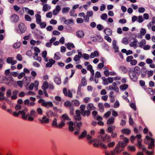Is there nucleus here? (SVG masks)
Segmentation results:
<instances>
[{"instance_id":"obj_1","label":"nucleus","mask_w":155,"mask_h":155,"mask_svg":"<svg viewBox=\"0 0 155 155\" xmlns=\"http://www.w3.org/2000/svg\"><path fill=\"white\" fill-rule=\"evenodd\" d=\"M86 140H88V143L89 144L93 143V146L95 147L98 148L101 146L104 149H106L107 146L102 142L105 140L109 142L110 141L111 138L110 135L106 134L104 136L101 134L98 136L97 139H93L92 136L88 134L87 136Z\"/></svg>"},{"instance_id":"obj_2","label":"nucleus","mask_w":155,"mask_h":155,"mask_svg":"<svg viewBox=\"0 0 155 155\" xmlns=\"http://www.w3.org/2000/svg\"><path fill=\"white\" fill-rule=\"evenodd\" d=\"M4 83L10 85L13 84V80L12 76L9 77L0 76V83Z\"/></svg>"},{"instance_id":"obj_3","label":"nucleus","mask_w":155,"mask_h":155,"mask_svg":"<svg viewBox=\"0 0 155 155\" xmlns=\"http://www.w3.org/2000/svg\"><path fill=\"white\" fill-rule=\"evenodd\" d=\"M61 119L62 120L60 123L59 125L61 126H64L65 125V123L66 120H70V119L69 118L68 115L67 114H64L62 115L60 117Z\"/></svg>"},{"instance_id":"obj_4","label":"nucleus","mask_w":155,"mask_h":155,"mask_svg":"<svg viewBox=\"0 0 155 155\" xmlns=\"http://www.w3.org/2000/svg\"><path fill=\"white\" fill-rule=\"evenodd\" d=\"M18 28L19 32L18 31L19 33L22 34L24 33L26 30V27L24 24L19 23L18 25Z\"/></svg>"},{"instance_id":"obj_5","label":"nucleus","mask_w":155,"mask_h":155,"mask_svg":"<svg viewBox=\"0 0 155 155\" xmlns=\"http://www.w3.org/2000/svg\"><path fill=\"white\" fill-rule=\"evenodd\" d=\"M146 138L147 140H150V143L149 144L148 146V149H152L154 147V139L152 138L149 137L147 135L146 137Z\"/></svg>"},{"instance_id":"obj_6","label":"nucleus","mask_w":155,"mask_h":155,"mask_svg":"<svg viewBox=\"0 0 155 155\" xmlns=\"http://www.w3.org/2000/svg\"><path fill=\"white\" fill-rule=\"evenodd\" d=\"M63 91L64 95L66 97H68L70 98L72 97V94L70 90L69 89L68 90V93L67 88L66 87H64L63 89Z\"/></svg>"},{"instance_id":"obj_7","label":"nucleus","mask_w":155,"mask_h":155,"mask_svg":"<svg viewBox=\"0 0 155 155\" xmlns=\"http://www.w3.org/2000/svg\"><path fill=\"white\" fill-rule=\"evenodd\" d=\"M129 75L131 79L134 81H136L137 80V77L135 72L133 70H130L129 71Z\"/></svg>"},{"instance_id":"obj_8","label":"nucleus","mask_w":155,"mask_h":155,"mask_svg":"<svg viewBox=\"0 0 155 155\" xmlns=\"http://www.w3.org/2000/svg\"><path fill=\"white\" fill-rule=\"evenodd\" d=\"M124 150V149H123L119 144H117L114 150L113 151L116 154L120 153L122 151Z\"/></svg>"},{"instance_id":"obj_9","label":"nucleus","mask_w":155,"mask_h":155,"mask_svg":"<svg viewBox=\"0 0 155 155\" xmlns=\"http://www.w3.org/2000/svg\"><path fill=\"white\" fill-rule=\"evenodd\" d=\"M76 115L75 116V119L76 120L80 121L81 120L82 117L81 116V112L79 110H76L75 111Z\"/></svg>"},{"instance_id":"obj_10","label":"nucleus","mask_w":155,"mask_h":155,"mask_svg":"<svg viewBox=\"0 0 155 155\" xmlns=\"http://www.w3.org/2000/svg\"><path fill=\"white\" fill-rule=\"evenodd\" d=\"M10 18L12 21L16 23L18 21L19 18L17 15L13 14L11 15Z\"/></svg>"},{"instance_id":"obj_11","label":"nucleus","mask_w":155,"mask_h":155,"mask_svg":"<svg viewBox=\"0 0 155 155\" xmlns=\"http://www.w3.org/2000/svg\"><path fill=\"white\" fill-rule=\"evenodd\" d=\"M76 35L78 37L80 38H83L84 37L85 33L84 31L81 30L77 31Z\"/></svg>"},{"instance_id":"obj_12","label":"nucleus","mask_w":155,"mask_h":155,"mask_svg":"<svg viewBox=\"0 0 155 155\" xmlns=\"http://www.w3.org/2000/svg\"><path fill=\"white\" fill-rule=\"evenodd\" d=\"M7 62L9 64H11L12 65H14L17 62L16 60H14L12 57L8 58L6 60Z\"/></svg>"},{"instance_id":"obj_13","label":"nucleus","mask_w":155,"mask_h":155,"mask_svg":"<svg viewBox=\"0 0 155 155\" xmlns=\"http://www.w3.org/2000/svg\"><path fill=\"white\" fill-rule=\"evenodd\" d=\"M60 124H57V119L56 118H55L53 120V122L52 123V125L58 128H62L63 126H60L59 125Z\"/></svg>"},{"instance_id":"obj_14","label":"nucleus","mask_w":155,"mask_h":155,"mask_svg":"<svg viewBox=\"0 0 155 155\" xmlns=\"http://www.w3.org/2000/svg\"><path fill=\"white\" fill-rule=\"evenodd\" d=\"M61 10V6L59 5H57L56 7L53 10V13L54 15H56Z\"/></svg>"},{"instance_id":"obj_15","label":"nucleus","mask_w":155,"mask_h":155,"mask_svg":"<svg viewBox=\"0 0 155 155\" xmlns=\"http://www.w3.org/2000/svg\"><path fill=\"white\" fill-rule=\"evenodd\" d=\"M88 135H87V132L85 130H84V131L81 133V134L78 137V139H82L83 138H84L85 137H87V136Z\"/></svg>"},{"instance_id":"obj_16","label":"nucleus","mask_w":155,"mask_h":155,"mask_svg":"<svg viewBox=\"0 0 155 155\" xmlns=\"http://www.w3.org/2000/svg\"><path fill=\"white\" fill-rule=\"evenodd\" d=\"M113 48L114 50V51L116 52L118 51V48L117 45V41L115 40H114L112 42Z\"/></svg>"},{"instance_id":"obj_17","label":"nucleus","mask_w":155,"mask_h":155,"mask_svg":"<svg viewBox=\"0 0 155 155\" xmlns=\"http://www.w3.org/2000/svg\"><path fill=\"white\" fill-rule=\"evenodd\" d=\"M99 55V54L98 52L95 51L94 52L91 53L90 55V58H93L95 57H98Z\"/></svg>"},{"instance_id":"obj_18","label":"nucleus","mask_w":155,"mask_h":155,"mask_svg":"<svg viewBox=\"0 0 155 155\" xmlns=\"http://www.w3.org/2000/svg\"><path fill=\"white\" fill-rule=\"evenodd\" d=\"M69 124L68 129L70 131L73 132L74 131V128L73 127L74 123L72 121H70L68 123Z\"/></svg>"},{"instance_id":"obj_19","label":"nucleus","mask_w":155,"mask_h":155,"mask_svg":"<svg viewBox=\"0 0 155 155\" xmlns=\"http://www.w3.org/2000/svg\"><path fill=\"white\" fill-rule=\"evenodd\" d=\"M104 31L106 35H112V31L109 28H106L104 30Z\"/></svg>"},{"instance_id":"obj_20","label":"nucleus","mask_w":155,"mask_h":155,"mask_svg":"<svg viewBox=\"0 0 155 155\" xmlns=\"http://www.w3.org/2000/svg\"><path fill=\"white\" fill-rule=\"evenodd\" d=\"M65 46L69 50H71L72 48H74V44L71 43H68L65 44Z\"/></svg>"},{"instance_id":"obj_21","label":"nucleus","mask_w":155,"mask_h":155,"mask_svg":"<svg viewBox=\"0 0 155 155\" xmlns=\"http://www.w3.org/2000/svg\"><path fill=\"white\" fill-rule=\"evenodd\" d=\"M39 120L42 124L48 123V118H46L45 116H43L42 118V119H40Z\"/></svg>"},{"instance_id":"obj_22","label":"nucleus","mask_w":155,"mask_h":155,"mask_svg":"<svg viewBox=\"0 0 155 155\" xmlns=\"http://www.w3.org/2000/svg\"><path fill=\"white\" fill-rule=\"evenodd\" d=\"M36 18L37 23L38 24H40L41 22V17L40 15L36 14L35 15Z\"/></svg>"},{"instance_id":"obj_23","label":"nucleus","mask_w":155,"mask_h":155,"mask_svg":"<svg viewBox=\"0 0 155 155\" xmlns=\"http://www.w3.org/2000/svg\"><path fill=\"white\" fill-rule=\"evenodd\" d=\"M47 54V52L45 51H44L41 53L42 56L44 58V60L46 62L48 61V59L46 57Z\"/></svg>"},{"instance_id":"obj_24","label":"nucleus","mask_w":155,"mask_h":155,"mask_svg":"<svg viewBox=\"0 0 155 155\" xmlns=\"http://www.w3.org/2000/svg\"><path fill=\"white\" fill-rule=\"evenodd\" d=\"M90 111L89 110H84L83 112H82L81 114L84 117H85V116H88L90 115L91 113Z\"/></svg>"},{"instance_id":"obj_25","label":"nucleus","mask_w":155,"mask_h":155,"mask_svg":"<svg viewBox=\"0 0 155 155\" xmlns=\"http://www.w3.org/2000/svg\"><path fill=\"white\" fill-rule=\"evenodd\" d=\"M114 119L113 117H110L109 118L107 121V124H112L114 122Z\"/></svg>"},{"instance_id":"obj_26","label":"nucleus","mask_w":155,"mask_h":155,"mask_svg":"<svg viewBox=\"0 0 155 155\" xmlns=\"http://www.w3.org/2000/svg\"><path fill=\"white\" fill-rule=\"evenodd\" d=\"M48 87V85L46 81H44L43 83V85L42 86V88L43 90H46Z\"/></svg>"},{"instance_id":"obj_27","label":"nucleus","mask_w":155,"mask_h":155,"mask_svg":"<svg viewBox=\"0 0 155 155\" xmlns=\"http://www.w3.org/2000/svg\"><path fill=\"white\" fill-rule=\"evenodd\" d=\"M21 45V43L20 42H18L15 43L13 45V47L15 49L19 48Z\"/></svg>"},{"instance_id":"obj_28","label":"nucleus","mask_w":155,"mask_h":155,"mask_svg":"<svg viewBox=\"0 0 155 155\" xmlns=\"http://www.w3.org/2000/svg\"><path fill=\"white\" fill-rule=\"evenodd\" d=\"M137 40L136 39H134L131 42L130 44V46L132 47H135L137 45Z\"/></svg>"},{"instance_id":"obj_29","label":"nucleus","mask_w":155,"mask_h":155,"mask_svg":"<svg viewBox=\"0 0 155 155\" xmlns=\"http://www.w3.org/2000/svg\"><path fill=\"white\" fill-rule=\"evenodd\" d=\"M87 81L85 79V78L84 77L83 78H82L81 79V84L80 85H81V86H85L87 85Z\"/></svg>"},{"instance_id":"obj_30","label":"nucleus","mask_w":155,"mask_h":155,"mask_svg":"<svg viewBox=\"0 0 155 155\" xmlns=\"http://www.w3.org/2000/svg\"><path fill=\"white\" fill-rule=\"evenodd\" d=\"M146 41L145 39L142 40L139 43V47L141 48H143L146 45Z\"/></svg>"},{"instance_id":"obj_31","label":"nucleus","mask_w":155,"mask_h":155,"mask_svg":"<svg viewBox=\"0 0 155 155\" xmlns=\"http://www.w3.org/2000/svg\"><path fill=\"white\" fill-rule=\"evenodd\" d=\"M128 87V85L127 84H124L120 86V88L121 90H125Z\"/></svg>"},{"instance_id":"obj_32","label":"nucleus","mask_w":155,"mask_h":155,"mask_svg":"<svg viewBox=\"0 0 155 155\" xmlns=\"http://www.w3.org/2000/svg\"><path fill=\"white\" fill-rule=\"evenodd\" d=\"M23 114H22V118L24 120H26L27 119V118L29 116V114H26V113H24L23 111Z\"/></svg>"},{"instance_id":"obj_33","label":"nucleus","mask_w":155,"mask_h":155,"mask_svg":"<svg viewBox=\"0 0 155 155\" xmlns=\"http://www.w3.org/2000/svg\"><path fill=\"white\" fill-rule=\"evenodd\" d=\"M146 68H142L141 70V75L142 78L144 77L146 75Z\"/></svg>"},{"instance_id":"obj_34","label":"nucleus","mask_w":155,"mask_h":155,"mask_svg":"<svg viewBox=\"0 0 155 155\" xmlns=\"http://www.w3.org/2000/svg\"><path fill=\"white\" fill-rule=\"evenodd\" d=\"M121 132L123 133H124L127 134H129L130 133V130L127 129H124L122 130Z\"/></svg>"},{"instance_id":"obj_35","label":"nucleus","mask_w":155,"mask_h":155,"mask_svg":"<svg viewBox=\"0 0 155 155\" xmlns=\"http://www.w3.org/2000/svg\"><path fill=\"white\" fill-rule=\"evenodd\" d=\"M142 141V140H138L137 141V146L139 149H140L142 148V145L141 144V142Z\"/></svg>"},{"instance_id":"obj_36","label":"nucleus","mask_w":155,"mask_h":155,"mask_svg":"<svg viewBox=\"0 0 155 155\" xmlns=\"http://www.w3.org/2000/svg\"><path fill=\"white\" fill-rule=\"evenodd\" d=\"M23 112L22 111H20V110H19L18 112H17L16 111L14 112L13 113V114L15 116L18 117L20 114L21 115L22 114H23Z\"/></svg>"},{"instance_id":"obj_37","label":"nucleus","mask_w":155,"mask_h":155,"mask_svg":"<svg viewBox=\"0 0 155 155\" xmlns=\"http://www.w3.org/2000/svg\"><path fill=\"white\" fill-rule=\"evenodd\" d=\"M54 81L58 84H59L61 83V78L57 77H56L55 78Z\"/></svg>"},{"instance_id":"obj_38","label":"nucleus","mask_w":155,"mask_h":155,"mask_svg":"<svg viewBox=\"0 0 155 155\" xmlns=\"http://www.w3.org/2000/svg\"><path fill=\"white\" fill-rule=\"evenodd\" d=\"M72 104L74 105L78 106L79 105V101L77 100H75L72 101Z\"/></svg>"},{"instance_id":"obj_39","label":"nucleus","mask_w":155,"mask_h":155,"mask_svg":"<svg viewBox=\"0 0 155 155\" xmlns=\"http://www.w3.org/2000/svg\"><path fill=\"white\" fill-rule=\"evenodd\" d=\"M76 126L77 127V130H80L81 127L82 126V123L81 122L76 123Z\"/></svg>"},{"instance_id":"obj_40","label":"nucleus","mask_w":155,"mask_h":155,"mask_svg":"<svg viewBox=\"0 0 155 155\" xmlns=\"http://www.w3.org/2000/svg\"><path fill=\"white\" fill-rule=\"evenodd\" d=\"M98 106L100 111L101 112L104 110V108L103 104L102 103H100L98 104Z\"/></svg>"},{"instance_id":"obj_41","label":"nucleus","mask_w":155,"mask_h":155,"mask_svg":"<svg viewBox=\"0 0 155 155\" xmlns=\"http://www.w3.org/2000/svg\"><path fill=\"white\" fill-rule=\"evenodd\" d=\"M70 15L71 16L76 17L77 16V14L75 13V11L74 10H71L70 12Z\"/></svg>"},{"instance_id":"obj_42","label":"nucleus","mask_w":155,"mask_h":155,"mask_svg":"<svg viewBox=\"0 0 155 155\" xmlns=\"http://www.w3.org/2000/svg\"><path fill=\"white\" fill-rule=\"evenodd\" d=\"M120 147L124 149V147L126 146V144L122 141H119L118 143Z\"/></svg>"},{"instance_id":"obj_43","label":"nucleus","mask_w":155,"mask_h":155,"mask_svg":"<svg viewBox=\"0 0 155 155\" xmlns=\"http://www.w3.org/2000/svg\"><path fill=\"white\" fill-rule=\"evenodd\" d=\"M70 10V8L68 7H66L62 8V11L63 13H66L68 12Z\"/></svg>"},{"instance_id":"obj_44","label":"nucleus","mask_w":155,"mask_h":155,"mask_svg":"<svg viewBox=\"0 0 155 155\" xmlns=\"http://www.w3.org/2000/svg\"><path fill=\"white\" fill-rule=\"evenodd\" d=\"M140 34L142 36L144 35L146 33V30L143 28H141L140 30Z\"/></svg>"},{"instance_id":"obj_45","label":"nucleus","mask_w":155,"mask_h":155,"mask_svg":"<svg viewBox=\"0 0 155 155\" xmlns=\"http://www.w3.org/2000/svg\"><path fill=\"white\" fill-rule=\"evenodd\" d=\"M73 22V20L71 19H66L64 21V24L68 25Z\"/></svg>"},{"instance_id":"obj_46","label":"nucleus","mask_w":155,"mask_h":155,"mask_svg":"<svg viewBox=\"0 0 155 155\" xmlns=\"http://www.w3.org/2000/svg\"><path fill=\"white\" fill-rule=\"evenodd\" d=\"M87 70H89L90 71L91 74H92V76L90 78V80H91V78H92V79L93 78V77L94 75V70L93 69V68H87Z\"/></svg>"},{"instance_id":"obj_47","label":"nucleus","mask_w":155,"mask_h":155,"mask_svg":"<svg viewBox=\"0 0 155 155\" xmlns=\"http://www.w3.org/2000/svg\"><path fill=\"white\" fill-rule=\"evenodd\" d=\"M64 105L66 107H70L71 106V104L69 101H67L64 103Z\"/></svg>"},{"instance_id":"obj_48","label":"nucleus","mask_w":155,"mask_h":155,"mask_svg":"<svg viewBox=\"0 0 155 155\" xmlns=\"http://www.w3.org/2000/svg\"><path fill=\"white\" fill-rule=\"evenodd\" d=\"M128 149L129 150L134 152L136 150L134 146H128Z\"/></svg>"},{"instance_id":"obj_49","label":"nucleus","mask_w":155,"mask_h":155,"mask_svg":"<svg viewBox=\"0 0 155 155\" xmlns=\"http://www.w3.org/2000/svg\"><path fill=\"white\" fill-rule=\"evenodd\" d=\"M107 17V15L106 13L102 14L101 16V18L103 20H105Z\"/></svg>"},{"instance_id":"obj_50","label":"nucleus","mask_w":155,"mask_h":155,"mask_svg":"<svg viewBox=\"0 0 155 155\" xmlns=\"http://www.w3.org/2000/svg\"><path fill=\"white\" fill-rule=\"evenodd\" d=\"M133 59V57L132 56H128L126 59L127 61L129 62H131Z\"/></svg>"},{"instance_id":"obj_51","label":"nucleus","mask_w":155,"mask_h":155,"mask_svg":"<svg viewBox=\"0 0 155 155\" xmlns=\"http://www.w3.org/2000/svg\"><path fill=\"white\" fill-rule=\"evenodd\" d=\"M96 38L97 40L99 42H101L103 40L102 37L100 35H97Z\"/></svg>"},{"instance_id":"obj_52","label":"nucleus","mask_w":155,"mask_h":155,"mask_svg":"<svg viewBox=\"0 0 155 155\" xmlns=\"http://www.w3.org/2000/svg\"><path fill=\"white\" fill-rule=\"evenodd\" d=\"M55 62V61L52 59H49V67H51L52 64H54Z\"/></svg>"},{"instance_id":"obj_53","label":"nucleus","mask_w":155,"mask_h":155,"mask_svg":"<svg viewBox=\"0 0 155 155\" xmlns=\"http://www.w3.org/2000/svg\"><path fill=\"white\" fill-rule=\"evenodd\" d=\"M12 91L10 89L7 90L6 93V96L7 97H9L11 96Z\"/></svg>"},{"instance_id":"obj_54","label":"nucleus","mask_w":155,"mask_h":155,"mask_svg":"<svg viewBox=\"0 0 155 155\" xmlns=\"http://www.w3.org/2000/svg\"><path fill=\"white\" fill-rule=\"evenodd\" d=\"M76 21L78 23H82L84 22V20L81 18H77Z\"/></svg>"},{"instance_id":"obj_55","label":"nucleus","mask_w":155,"mask_h":155,"mask_svg":"<svg viewBox=\"0 0 155 155\" xmlns=\"http://www.w3.org/2000/svg\"><path fill=\"white\" fill-rule=\"evenodd\" d=\"M97 28L99 31H101L104 28V27L100 24H98L97 25Z\"/></svg>"},{"instance_id":"obj_56","label":"nucleus","mask_w":155,"mask_h":155,"mask_svg":"<svg viewBox=\"0 0 155 155\" xmlns=\"http://www.w3.org/2000/svg\"><path fill=\"white\" fill-rule=\"evenodd\" d=\"M43 11L44 12H46L48 10V5L47 4H44L43 5Z\"/></svg>"},{"instance_id":"obj_57","label":"nucleus","mask_w":155,"mask_h":155,"mask_svg":"<svg viewBox=\"0 0 155 155\" xmlns=\"http://www.w3.org/2000/svg\"><path fill=\"white\" fill-rule=\"evenodd\" d=\"M144 21L143 18L142 16L140 15L138 16L137 21L139 23H141Z\"/></svg>"},{"instance_id":"obj_58","label":"nucleus","mask_w":155,"mask_h":155,"mask_svg":"<svg viewBox=\"0 0 155 155\" xmlns=\"http://www.w3.org/2000/svg\"><path fill=\"white\" fill-rule=\"evenodd\" d=\"M90 57V56L87 54L85 53L83 55V58L87 60L89 59Z\"/></svg>"},{"instance_id":"obj_59","label":"nucleus","mask_w":155,"mask_h":155,"mask_svg":"<svg viewBox=\"0 0 155 155\" xmlns=\"http://www.w3.org/2000/svg\"><path fill=\"white\" fill-rule=\"evenodd\" d=\"M85 108V106L84 105L82 104L81 105L80 108L81 114L84 111Z\"/></svg>"},{"instance_id":"obj_60","label":"nucleus","mask_w":155,"mask_h":155,"mask_svg":"<svg viewBox=\"0 0 155 155\" xmlns=\"http://www.w3.org/2000/svg\"><path fill=\"white\" fill-rule=\"evenodd\" d=\"M25 75V73L22 72L18 75V79H21Z\"/></svg>"},{"instance_id":"obj_61","label":"nucleus","mask_w":155,"mask_h":155,"mask_svg":"<svg viewBox=\"0 0 155 155\" xmlns=\"http://www.w3.org/2000/svg\"><path fill=\"white\" fill-rule=\"evenodd\" d=\"M137 63V61L135 59H133L130 62V64L132 65H135Z\"/></svg>"},{"instance_id":"obj_62","label":"nucleus","mask_w":155,"mask_h":155,"mask_svg":"<svg viewBox=\"0 0 155 155\" xmlns=\"http://www.w3.org/2000/svg\"><path fill=\"white\" fill-rule=\"evenodd\" d=\"M109 35H106L104 36V38L107 40L108 42L110 43L111 42V39L110 37L108 36Z\"/></svg>"},{"instance_id":"obj_63","label":"nucleus","mask_w":155,"mask_h":155,"mask_svg":"<svg viewBox=\"0 0 155 155\" xmlns=\"http://www.w3.org/2000/svg\"><path fill=\"white\" fill-rule=\"evenodd\" d=\"M93 14V12L92 11H87V15L89 17L92 16Z\"/></svg>"},{"instance_id":"obj_64","label":"nucleus","mask_w":155,"mask_h":155,"mask_svg":"<svg viewBox=\"0 0 155 155\" xmlns=\"http://www.w3.org/2000/svg\"><path fill=\"white\" fill-rule=\"evenodd\" d=\"M105 154L106 155H115L116 154L113 151H111L110 152V153H109V152H105Z\"/></svg>"}]
</instances>
